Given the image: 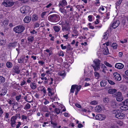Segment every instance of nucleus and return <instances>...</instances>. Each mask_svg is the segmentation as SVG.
Instances as JSON below:
<instances>
[{
    "mask_svg": "<svg viewBox=\"0 0 128 128\" xmlns=\"http://www.w3.org/2000/svg\"><path fill=\"white\" fill-rule=\"evenodd\" d=\"M60 16L56 14H53L50 15L48 17V19L50 21L52 22V25H55L58 24L60 20Z\"/></svg>",
    "mask_w": 128,
    "mask_h": 128,
    "instance_id": "1",
    "label": "nucleus"
},
{
    "mask_svg": "<svg viewBox=\"0 0 128 128\" xmlns=\"http://www.w3.org/2000/svg\"><path fill=\"white\" fill-rule=\"evenodd\" d=\"M94 64L92 65L95 71H96L100 69V64L101 61L98 59H96L93 61Z\"/></svg>",
    "mask_w": 128,
    "mask_h": 128,
    "instance_id": "2",
    "label": "nucleus"
},
{
    "mask_svg": "<svg viewBox=\"0 0 128 128\" xmlns=\"http://www.w3.org/2000/svg\"><path fill=\"white\" fill-rule=\"evenodd\" d=\"M24 30L25 28L24 26L22 25H19L14 27L13 30L16 33L21 34Z\"/></svg>",
    "mask_w": 128,
    "mask_h": 128,
    "instance_id": "3",
    "label": "nucleus"
},
{
    "mask_svg": "<svg viewBox=\"0 0 128 128\" xmlns=\"http://www.w3.org/2000/svg\"><path fill=\"white\" fill-rule=\"evenodd\" d=\"M113 113L115 114V117L119 119H123L125 116L124 114L118 112L117 110H114L113 111Z\"/></svg>",
    "mask_w": 128,
    "mask_h": 128,
    "instance_id": "4",
    "label": "nucleus"
},
{
    "mask_svg": "<svg viewBox=\"0 0 128 128\" xmlns=\"http://www.w3.org/2000/svg\"><path fill=\"white\" fill-rule=\"evenodd\" d=\"M2 4L5 6L9 7L12 6L14 4V2L8 0H4Z\"/></svg>",
    "mask_w": 128,
    "mask_h": 128,
    "instance_id": "5",
    "label": "nucleus"
},
{
    "mask_svg": "<svg viewBox=\"0 0 128 128\" xmlns=\"http://www.w3.org/2000/svg\"><path fill=\"white\" fill-rule=\"evenodd\" d=\"M29 8L28 6H22L20 8L21 12L23 14H26L28 12Z\"/></svg>",
    "mask_w": 128,
    "mask_h": 128,
    "instance_id": "6",
    "label": "nucleus"
},
{
    "mask_svg": "<svg viewBox=\"0 0 128 128\" xmlns=\"http://www.w3.org/2000/svg\"><path fill=\"white\" fill-rule=\"evenodd\" d=\"M112 76L116 81H120L121 80L120 75L117 72H114Z\"/></svg>",
    "mask_w": 128,
    "mask_h": 128,
    "instance_id": "7",
    "label": "nucleus"
},
{
    "mask_svg": "<svg viewBox=\"0 0 128 128\" xmlns=\"http://www.w3.org/2000/svg\"><path fill=\"white\" fill-rule=\"evenodd\" d=\"M96 119L100 120H104L106 118V116L104 115L98 114L95 117Z\"/></svg>",
    "mask_w": 128,
    "mask_h": 128,
    "instance_id": "8",
    "label": "nucleus"
},
{
    "mask_svg": "<svg viewBox=\"0 0 128 128\" xmlns=\"http://www.w3.org/2000/svg\"><path fill=\"white\" fill-rule=\"evenodd\" d=\"M62 30L63 31L65 30H68L69 27V23L66 22L65 24H62Z\"/></svg>",
    "mask_w": 128,
    "mask_h": 128,
    "instance_id": "9",
    "label": "nucleus"
},
{
    "mask_svg": "<svg viewBox=\"0 0 128 128\" xmlns=\"http://www.w3.org/2000/svg\"><path fill=\"white\" fill-rule=\"evenodd\" d=\"M120 23V22L118 20L114 22L113 23L112 26L110 27V28L111 29V28L112 27L113 28L115 29L119 25Z\"/></svg>",
    "mask_w": 128,
    "mask_h": 128,
    "instance_id": "10",
    "label": "nucleus"
},
{
    "mask_svg": "<svg viewBox=\"0 0 128 128\" xmlns=\"http://www.w3.org/2000/svg\"><path fill=\"white\" fill-rule=\"evenodd\" d=\"M12 71L14 73L18 74H19L20 72V70L19 69V67L18 66H14Z\"/></svg>",
    "mask_w": 128,
    "mask_h": 128,
    "instance_id": "11",
    "label": "nucleus"
},
{
    "mask_svg": "<svg viewBox=\"0 0 128 128\" xmlns=\"http://www.w3.org/2000/svg\"><path fill=\"white\" fill-rule=\"evenodd\" d=\"M100 71L102 72L105 73H106L108 71L107 68L104 64H102L101 66V68Z\"/></svg>",
    "mask_w": 128,
    "mask_h": 128,
    "instance_id": "12",
    "label": "nucleus"
},
{
    "mask_svg": "<svg viewBox=\"0 0 128 128\" xmlns=\"http://www.w3.org/2000/svg\"><path fill=\"white\" fill-rule=\"evenodd\" d=\"M31 17L30 16H26L24 18V22L28 23L30 22L31 20Z\"/></svg>",
    "mask_w": 128,
    "mask_h": 128,
    "instance_id": "13",
    "label": "nucleus"
},
{
    "mask_svg": "<svg viewBox=\"0 0 128 128\" xmlns=\"http://www.w3.org/2000/svg\"><path fill=\"white\" fill-rule=\"evenodd\" d=\"M116 68L118 69H122L124 67V65L120 63H117L115 66Z\"/></svg>",
    "mask_w": 128,
    "mask_h": 128,
    "instance_id": "14",
    "label": "nucleus"
},
{
    "mask_svg": "<svg viewBox=\"0 0 128 128\" xmlns=\"http://www.w3.org/2000/svg\"><path fill=\"white\" fill-rule=\"evenodd\" d=\"M103 54L105 55H107L109 53L108 48L107 46H105L103 51Z\"/></svg>",
    "mask_w": 128,
    "mask_h": 128,
    "instance_id": "15",
    "label": "nucleus"
},
{
    "mask_svg": "<svg viewBox=\"0 0 128 128\" xmlns=\"http://www.w3.org/2000/svg\"><path fill=\"white\" fill-rule=\"evenodd\" d=\"M123 106H121L120 108V109L123 110H125L128 109V104H124Z\"/></svg>",
    "mask_w": 128,
    "mask_h": 128,
    "instance_id": "16",
    "label": "nucleus"
},
{
    "mask_svg": "<svg viewBox=\"0 0 128 128\" xmlns=\"http://www.w3.org/2000/svg\"><path fill=\"white\" fill-rule=\"evenodd\" d=\"M67 3L65 0H63L59 3V6H60L62 7H64L66 5Z\"/></svg>",
    "mask_w": 128,
    "mask_h": 128,
    "instance_id": "17",
    "label": "nucleus"
},
{
    "mask_svg": "<svg viewBox=\"0 0 128 128\" xmlns=\"http://www.w3.org/2000/svg\"><path fill=\"white\" fill-rule=\"evenodd\" d=\"M117 90L115 89H110L108 91V94H113L116 92Z\"/></svg>",
    "mask_w": 128,
    "mask_h": 128,
    "instance_id": "18",
    "label": "nucleus"
},
{
    "mask_svg": "<svg viewBox=\"0 0 128 128\" xmlns=\"http://www.w3.org/2000/svg\"><path fill=\"white\" fill-rule=\"evenodd\" d=\"M6 42V39H0V45L3 46L5 45Z\"/></svg>",
    "mask_w": 128,
    "mask_h": 128,
    "instance_id": "19",
    "label": "nucleus"
},
{
    "mask_svg": "<svg viewBox=\"0 0 128 128\" xmlns=\"http://www.w3.org/2000/svg\"><path fill=\"white\" fill-rule=\"evenodd\" d=\"M31 88L33 90H34L36 88V84L34 82H31L30 84Z\"/></svg>",
    "mask_w": 128,
    "mask_h": 128,
    "instance_id": "20",
    "label": "nucleus"
},
{
    "mask_svg": "<svg viewBox=\"0 0 128 128\" xmlns=\"http://www.w3.org/2000/svg\"><path fill=\"white\" fill-rule=\"evenodd\" d=\"M101 107L99 105L97 106L95 108L96 111L98 112H100L101 111Z\"/></svg>",
    "mask_w": 128,
    "mask_h": 128,
    "instance_id": "21",
    "label": "nucleus"
},
{
    "mask_svg": "<svg viewBox=\"0 0 128 128\" xmlns=\"http://www.w3.org/2000/svg\"><path fill=\"white\" fill-rule=\"evenodd\" d=\"M17 44V42H13L10 43L9 44V46L10 47H14L16 46Z\"/></svg>",
    "mask_w": 128,
    "mask_h": 128,
    "instance_id": "22",
    "label": "nucleus"
},
{
    "mask_svg": "<svg viewBox=\"0 0 128 128\" xmlns=\"http://www.w3.org/2000/svg\"><path fill=\"white\" fill-rule=\"evenodd\" d=\"M18 116L17 114H16V116H13L11 118L10 121L11 122H16V119Z\"/></svg>",
    "mask_w": 128,
    "mask_h": 128,
    "instance_id": "23",
    "label": "nucleus"
},
{
    "mask_svg": "<svg viewBox=\"0 0 128 128\" xmlns=\"http://www.w3.org/2000/svg\"><path fill=\"white\" fill-rule=\"evenodd\" d=\"M107 82L105 80L102 81L100 82V85L101 86L104 87L106 86Z\"/></svg>",
    "mask_w": 128,
    "mask_h": 128,
    "instance_id": "24",
    "label": "nucleus"
},
{
    "mask_svg": "<svg viewBox=\"0 0 128 128\" xmlns=\"http://www.w3.org/2000/svg\"><path fill=\"white\" fill-rule=\"evenodd\" d=\"M34 37L32 36H30L28 38V40L29 42L32 43L34 40Z\"/></svg>",
    "mask_w": 128,
    "mask_h": 128,
    "instance_id": "25",
    "label": "nucleus"
},
{
    "mask_svg": "<svg viewBox=\"0 0 128 128\" xmlns=\"http://www.w3.org/2000/svg\"><path fill=\"white\" fill-rule=\"evenodd\" d=\"M53 28L55 31L56 32H59L60 30V28L57 26H54Z\"/></svg>",
    "mask_w": 128,
    "mask_h": 128,
    "instance_id": "26",
    "label": "nucleus"
},
{
    "mask_svg": "<svg viewBox=\"0 0 128 128\" xmlns=\"http://www.w3.org/2000/svg\"><path fill=\"white\" fill-rule=\"evenodd\" d=\"M5 78L2 76H0V84L4 82L5 81Z\"/></svg>",
    "mask_w": 128,
    "mask_h": 128,
    "instance_id": "27",
    "label": "nucleus"
},
{
    "mask_svg": "<svg viewBox=\"0 0 128 128\" xmlns=\"http://www.w3.org/2000/svg\"><path fill=\"white\" fill-rule=\"evenodd\" d=\"M6 66L8 68H12V66L11 62H8L6 63Z\"/></svg>",
    "mask_w": 128,
    "mask_h": 128,
    "instance_id": "28",
    "label": "nucleus"
},
{
    "mask_svg": "<svg viewBox=\"0 0 128 128\" xmlns=\"http://www.w3.org/2000/svg\"><path fill=\"white\" fill-rule=\"evenodd\" d=\"M60 8L59 10L62 13L64 14V12L66 13V10L64 8Z\"/></svg>",
    "mask_w": 128,
    "mask_h": 128,
    "instance_id": "29",
    "label": "nucleus"
},
{
    "mask_svg": "<svg viewBox=\"0 0 128 128\" xmlns=\"http://www.w3.org/2000/svg\"><path fill=\"white\" fill-rule=\"evenodd\" d=\"M77 86L76 85H72V86L70 90V92L74 93V89Z\"/></svg>",
    "mask_w": 128,
    "mask_h": 128,
    "instance_id": "30",
    "label": "nucleus"
},
{
    "mask_svg": "<svg viewBox=\"0 0 128 128\" xmlns=\"http://www.w3.org/2000/svg\"><path fill=\"white\" fill-rule=\"evenodd\" d=\"M38 18L37 16L36 15H33L32 16V21L34 22L38 20Z\"/></svg>",
    "mask_w": 128,
    "mask_h": 128,
    "instance_id": "31",
    "label": "nucleus"
},
{
    "mask_svg": "<svg viewBox=\"0 0 128 128\" xmlns=\"http://www.w3.org/2000/svg\"><path fill=\"white\" fill-rule=\"evenodd\" d=\"M25 58V57L22 58H20L18 59V62L20 63H22L24 62V59Z\"/></svg>",
    "mask_w": 128,
    "mask_h": 128,
    "instance_id": "32",
    "label": "nucleus"
},
{
    "mask_svg": "<svg viewBox=\"0 0 128 128\" xmlns=\"http://www.w3.org/2000/svg\"><path fill=\"white\" fill-rule=\"evenodd\" d=\"M94 74L96 79H98L100 77V74L98 73L97 72H94Z\"/></svg>",
    "mask_w": 128,
    "mask_h": 128,
    "instance_id": "33",
    "label": "nucleus"
},
{
    "mask_svg": "<svg viewBox=\"0 0 128 128\" xmlns=\"http://www.w3.org/2000/svg\"><path fill=\"white\" fill-rule=\"evenodd\" d=\"M58 74L60 76H65L66 75L65 72L64 71H62L59 72Z\"/></svg>",
    "mask_w": 128,
    "mask_h": 128,
    "instance_id": "34",
    "label": "nucleus"
},
{
    "mask_svg": "<svg viewBox=\"0 0 128 128\" xmlns=\"http://www.w3.org/2000/svg\"><path fill=\"white\" fill-rule=\"evenodd\" d=\"M123 100V97L122 96L118 97H116V100L118 101L121 102Z\"/></svg>",
    "mask_w": 128,
    "mask_h": 128,
    "instance_id": "35",
    "label": "nucleus"
},
{
    "mask_svg": "<svg viewBox=\"0 0 128 128\" xmlns=\"http://www.w3.org/2000/svg\"><path fill=\"white\" fill-rule=\"evenodd\" d=\"M6 91L4 89H2L1 91L2 93L0 94V95L1 96L4 95H5L6 93Z\"/></svg>",
    "mask_w": 128,
    "mask_h": 128,
    "instance_id": "36",
    "label": "nucleus"
},
{
    "mask_svg": "<svg viewBox=\"0 0 128 128\" xmlns=\"http://www.w3.org/2000/svg\"><path fill=\"white\" fill-rule=\"evenodd\" d=\"M51 124H53V127L54 128H58V127L57 126V123H54V122L51 121Z\"/></svg>",
    "mask_w": 128,
    "mask_h": 128,
    "instance_id": "37",
    "label": "nucleus"
},
{
    "mask_svg": "<svg viewBox=\"0 0 128 128\" xmlns=\"http://www.w3.org/2000/svg\"><path fill=\"white\" fill-rule=\"evenodd\" d=\"M128 104V99H126L124 102H121V104L122 105L125 104Z\"/></svg>",
    "mask_w": 128,
    "mask_h": 128,
    "instance_id": "38",
    "label": "nucleus"
},
{
    "mask_svg": "<svg viewBox=\"0 0 128 128\" xmlns=\"http://www.w3.org/2000/svg\"><path fill=\"white\" fill-rule=\"evenodd\" d=\"M117 44L116 43L114 42L112 45V46L114 49H116L117 48Z\"/></svg>",
    "mask_w": 128,
    "mask_h": 128,
    "instance_id": "39",
    "label": "nucleus"
},
{
    "mask_svg": "<svg viewBox=\"0 0 128 128\" xmlns=\"http://www.w3.org/2000/svg\"><path fill=\"white\" fill-rule=\"evenodd\" d=\"M116 97H118L122 96L121 93L119 92H116Z\"/></svg>",
    "mask_w": 128,
    "mask_h": 128,
    "instance_id": "40",
    "label": "nucleus"
},
{
    "mask_svg": "<svg viewBox=\"0 0 128 128\" xmlns=\"http://www.w3.org/2000/svg\"><path fill=\"white\" fill-rule=\"evenodd\" d=\"M30 104L28 103L26 105L25 108H24V109L25 108L26 109H28L30 108Z\"/></svg>",
    "mask_w": 128,
    "mask_h": 128,
    "instance_id": "41",
    "label": "nucleus"
},
{
    "mask_svg": "<svg viewBox=\"0 0 128 128\" xmlns=\"http://www.w3.org/2000/svg\"><path fill=\"white\" fill-rule=\"evenodd\" d=\"M108 83L111 85H114L115 84V83L112 80H108Z\"/></svg>",
    "mask_w": 128,
    "mask_h": 128,
    "instance_id": "42",
    "label": "nucleus"
},
{
    "mask_svg": "<svg viewBox=\"0 0 128 128\" xmlns=\"http://www.w3.org/2000/svg\"><path fill=\"white\" fill-rule=\"evenodd\" d=\"M109 99L105 97L103 99V101L105 103H107Z\"/></svg>",
    "mask_w": 128,
    "mask_h": 128,
    "instance_id": "43",
    "label": "nucleus"
},
{
    "mask_svg": "<svg viewBox=\"0 0 128 128\" xmlns=\"http://www.w3.org/2000/svg\"><path fill=\"white\" fill-rule=\"evenodd\" d=\"M104 64L106 66L108 67H112V66L111 64L107 62H104Z\"/></svg>",
    "mask_w": 128,
    "mask_h": 128,
    "instance_id": "44",
    "label": "nucleus"
},
{
    "mask_svg": "<svg viewBox=\"0 0 128 128\" xmlns=\"http://www.w3.org/2000/svg\"><path fill=\"white\" fill-rule=\"evenodd\" d=\"M55 111L56 112L57 114H59L60 112V110L57 108H55Z\"/></svg>",
    "mask_w": 128,
    "mask_h": 128,
    "instance_id": "45",
    "label": "nucleus"
},
{
    "mask_svg": "<svg viewBox=\"0 0 128 128\" xmlns=\"http://www.w3.org/2000/svg\"><path fill=\"white\" fill-rule=\"evenodd\" d=\"M110 127V128H119L118 126L112 124H111Z\"/></svg>",
    "mask_w": 128,
    "mask_h": 128,
    "instance_id": "46",
    "label": "nucleus"
},
{
    "mask_svg": "<svg viewBox=\"0 0 128 128\" xmlns=\"http://www.w3.org/2000/svg\"><path fill=\"white\" fill-rule=\"evenodd\" d=\"M66 48H66V50H67L66 52H67V51H68V50H71V46L70 45L68 44Z\"/></svg>",
    "mask_w": 128,
    "mask_h": 128,
    "instance_id": "47",
    "label": "nucleus"
},
{
    "mask_svg": "<svg viewBox=\"0 0 128 128\" xmlns=\"http://www.w3.org/2000/svg\"><path fill=\"white\" fill-rule=\"evenodd\" d=\"M21 97V95H19L18 96H16V100H17L18 102V100L20 99V98Z\"/></svg>",
    "mask_w": 128,
    "mask_h": 128,
    "instance_id": "48",
    "label": "nucleus"
},
{
    "mask_svg": "<svg viewBox=\"0 0 128 128\" xmlns=\"http://www.w3.org/2000/svg\"><path fill=\"white\" fill-rule=\"evenodd\" d=\"M8 23V20H4L3 22V24L5 25H7Z\"/></svg>",
    "mask_w": 128,
    "mask_h": 128,
    "instance_id": "49",
    "label": "nucleus"
},
{
    "mask_svg": "<svg viewBox=\"0 0 128 128\" xmlns=\"http://www.w3.org/2000/svg\"><path fill=\"white\" fill-rule=\"evenodd\" d=\"M76 90H77V92H78L81 88V86L80 85L78 86H77V87H76Z\"/></svg>",
    "mask_w": 128,
    "mask_h": 128,
    "instance_id": "50",
    "label": "nucleus"
},
{
    "mask_svg": "<svg viewBox=\"0 0 128 128\" xmlns=\"http://www.w3.org/2000/svg\"><path fill=\"white\" fill-rule=\"evenodd\" d=\"M88 20L90 22H91L92 20V15H90L88 16Z\"/></svg>",
    "mask_w": 128,
    "mask_h": 128,
    "instance_id": "51",
    "label": "nucleus"
},
{
    "mask_svg": "<svg viewBox=\"0 0 128 128\" xmlns=\"http://www.w3.org/2000/svg\"><path fill=\"white\" fill-rule=\"evenodd\" d=\"M16 122H11V126L12 127H14L15 126Z\"/></svg>",
    "mask_w": 128,
    "mask_h": 128,
    "instance_id": "52",
    "label": "nucleus"
},
{
    "mask_svg": "<svg viewBox=\"0 0 128 128\" xmlns=\"http://www.w3.org/2000/svg\"><path fill=\"white\" fill-rule=\"evenodd\" d=\"M59 55L60 56H64V54L63 53V51H61L59 53Z\"/></svg>",
    "mask_w": 128,
    "mask_h": 128,
    "instance_id": "53",
    "label": "nucleus"
},
{
    "mask_svg": "<svg viewBox=\"0 0 128 128\" xmlns=\"http://www.w3.org/2000/svg\"><path fill=\"white\" fill-rule=\"evenodd\" d=\"M44 99L45 100V101L44 102V104L45 105H46L49 103V101H48L46 99L44 98Z\"/></svg>",
    "mask_w": 128,
    "mask_h": 128,
    "instance_id": "54",
    "label": "nucleus"
},
{
    "mask_svg": "<svg viewBox=\"0 0 128 128\" xmlns=\"http://www.w3.org/2000/svg\"><path fill=\"white\" fill-rule=\"evenodd\" d=\"M97 102L96 101L94 100L92 101L91 103L90 104L92 105H95L97 104Z\"/></svg>",
    "mask_w": 128,
    "mask_h": 128,
    "instance_id": "55",
    "label": "nucleus"
},
{
    "mask_svg": "<svg viewBox=\"0 0 128 128\" xmlns=\"http://www.w3.org/2000/svg\"><path fill=\"white\" fill-rule=\"evenodd\" d=\"M117 124L120 126H122L123 124V123L121 121H118L117 122Z\"/></svg>",
    "mask_w": 128,
    "mask_h": 128,
    "instance_id": "56",
    "label": "nucleus"
},
{
    "mask_svg": "<svg viewBox=\"0 0 128 128\" xmlns=\"http://www.w3.org/2000/svg\"><path fill=\"white\" fill-rule=\"evenodd\" d=\"M46 12H42L41 14V17L42 18H43L44 16L46 14Z\"/></svg>",
    "mask_w": 128,
    "mask_h": 128,
    "instance_id": "57",
    "label": "nucleus"
},
{
    "mask_svg": "<svg viewBox=\"0 0 128 128\" xmlns=\"http://www.w3.org/2000/svg\"><path fill=\"white\" fill-rule=\"evenodd\" d=\"M30 33L32 34H36V33H37V32L36 31L34 30H33L32 31L30 32Z\"/></svg>",
    "mask_w": 128,
    "mask_h": 128,
    "instance_id": "58",
    "label": "nucleus"
},
{
    "mask_svg": "<svg viewBox=\"0 0 128 128\" xmlns=\"http://www.w3.org/2000/svg\"><path fill=\"white\" fill-rule=\"evenodd\" d=\"M22 120H24V119H27V117L24 116V115H23L22 116Z\"/></svg>",
    "mask_w": 128,
    "mask_h": 128,
    "instance_id": "59",
    "label": "nucleus"
},
{
    "mask_svg": "<svg viewBox=\"0 0 128 128\" xmlns=\"http://www.w3.org/2000/svg\"><path fill=\"white\" fill-rule=\"evenodd\" d=\"M60 46L62 48V49L63 50L65 49L66 48V46H63V44H62L60 45Z\"/></svg>",
    "mask_w": 128,
    "mask_h": 128,
    "instance_id": "60",
    "label": "nucleus"
},
{
    "mask_svg": "<svg viewBox=\"0 0 128 128\" xmlns=\"http://www.w3.org/2000/svg\"><path fill=\"white\" fill-rule=\"evenodd\" d=\"M18 124L16 125V128H18L20 127V125L21 124V123L20 122H18Z\"/></svg>",
    "mask_w": 128,
    "mask_h": 128,
    "instance_id": "61",
    "label": "nucleus"
},
{
    "mask_svg": "<svg viewBox=\"0 0 128 128\" xmlns=\"http://www.w3.org/2000/svg\"><path fill=\"white\" fill-rule=\"evenodd\" d=\"M75 105L76 107L78 108H81V106L80 105L77 103H76L75 104Z\"/></svg>",
    "mask_w": 128,
    "mask_h": 128,
    "instance_id": "62",
    "label": "nucleus"
},
{
    "mask_svg": "<svg viewBox=\"0 0 128 128\" xmlns=\"http://www.w3.org/2000/svg\"><path fill=\"white\" fill-rule=\"evenodd\" d=\"M78 127L79 128H81L83 127V125L81 124H78Z\"/></svg>",
    "mask_w": 128,
    "mask_h": 128,
    "instance_id": "63",
    "label": "nucleus"
},
{
    "mask_svg": "<svg viewBox=\"0 0 128 128\" xmlns=\"http://www.w3.org/2000/svg\"><path fill=\"white\" fill-rule=\"evenodd\" d=\"M123 77L126 80H128V77L125 75H123Z\"/></svg>",
    "mask_w": 128,
    "mask_h": 128,
    "instance_id": "64",
    "label": "nucleus"
}]
</instances>
